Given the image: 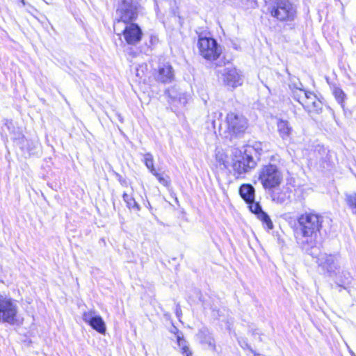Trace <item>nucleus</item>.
<instances>
[{"label": "nucleus", "instance_id": "obj_1", "mask_svg": "<svg viewBox=\"0 0 356 356\" xmlns=\"http://www.w3.org/2000/svg\"><path fill=\"white\" fill-rule=\"evenodd\" d=\"M323 217L316 213L306 212L298 218L295 236L298 243L303 248H313L321 243L320 232Z\"/></svg>", "mask_w": 356, "mask_h": 356}, {"label": "nucleus", "instance_id": "obj_2", "mask_svg": "<svg viewBox=\"0 0 356 356\" xmlns=\"http://www.w3.org/2000/svg\"><path fill=\"white\" fill-rule=\"evenodd\" d=\"M281 161L278 154L272 155L270 162L263 165L258 171V179L266 190H271L279 186L283 180V174L277 163Z\"/></svg>", "mask_w": 356, "mask_h": 356}, {"label": "nucleus", "instance_id": "obj_3", "mask_svg": "<svg viewBox=\"0 0 356 356\" xmlns=\"http://www.w3.org/2000/svg\"><path fill=\"white\" fill-rule=\"evenodd\" d=\"M301 83H291L289 88L292 90V95L295 100L298 102L308 113H318L322 108V103L313 93L302 89Z\"/></svg>", "mask_w": 356, "mask_h": 356}, {"label": "nucleus", "instance_id": "obj_4", "mask_svg": "<svg viewBox=\"0 0 356 356\" xmlns=\"http://www.w3.org/2000/svg\"><path fill=\"white\" fill-rule=\"evenodd\" d=\"M232 167L237 178L244 177L257 165V161L252 155L242 152L237 147L231 148Z\"/></svg>", "mask_w": 356, "mask_h": 356}, {"label": "nucleus", "instance_id": "obj_5", "mask_svg": "<svg viewBox=\"0 0 356 356\" xmlns=\"http://www.w3.org/2000/svg\"><path fill=\"white\" fill-rule=\"evenodd\" d=\"M0 323L10 325H20L23 323V318L19 314L17 301L2 295H0Z\"/></svg>", "mask_w": 356, "mask_h": 356}, {"label": "nucleus", "instance_id": "obj_6", "mask_svg": "<svg viewBox=\"0 0 356 356\" xmlns=\"http://www.w3.org/2000/svg\"><path fill=\"white\" fill-rule=\"evenodd\" d=\"M139 4L134 0H122L116 10L114 31H121L123 24L133 23L138 17Z\"/></svg>", "mask_w": 356, "mask_h": 356}, {"label": "nucleus", "instance_id": "obj_7", "mask_svg": "<svg viewBox=\"0 0 356 356\" xmlns=\"http://www.w3.org/2000/svg\"><path fill=\"white\" fill-rule=\"evenodd\" d=\"M268 10L272 17L280 22H293L298 14L296 5L289 0H274Z\"/></svg>", "mask_w": 356, "mask_h": 356}, {"label": "nucleus", "instance_id": "obj_8", "mask_svg": "<svg viewBox=\"0 0 356 356\" xmlns=\"http://www.w3.org/2000/svg\"><path fill=\"white\" fill-rule=\"evenodd\" d=\"M198 47L201 56L209 60L217 59L221 53L216 40L213 38H200Z\"/></svg>", "mask_w": 356, "mask_h": 356}, {"label": "nucleus", "instance_id": "obj_9", "mask_svg": "<svg viewBox=\"0 0 356 356\" xmlns=\"http://www.w3.org/2000/svg\"><path fill=\"white\" fill-rule=\"evenodd\" d=\"M115 32L118 35L122 34L127 43L132 45L138 43L143 35L140 28L134 23L123 24L121 31Z\"/></svg>", "mask_w": 356, "mask_h": 356}, {"label": "nucleus", "instance_id": "obj_10", "mask_svg": "<svg viewBox=\"0 0 356 356\" xmlns=\"http://www.w3.org/2000/svg\"><path fill=\"white\" fill-rule=\"evenodd\" d=\"M317 263L318 266L330 276L335 275L339 269L337 254H321L317 259Z\"/></svg>", "mask_w": 356, "mask_h": 356}, {"label": "nucleus", "instance_id": "obj_11", "mask_svg": "<svg viewBox=\"0 0 356 356\" xmlns=\"http://www.w3.org/2000/svg\"><path fill=\"white\" fill-rule=\"evenodd\" d=\"M226 122L229 131L235 135L243 133L248 127L247 120L243 115L232 112L227 114Z\"/></svg>", "mask_w": 356, "mask_h": 356}, {"label": "nucleus", "instance_id": "obj_12", "mask_svg": "<svg viewBox=\"0 0 356 356\" xmlns=\"http://www.w3.org/2000/svg\"><path fill=\"white\" fill-rule=\"evenodd\" d=\"M82 318L84 322L89 324L95 330L100 334H104L106 330V324L103 318L97 315V312L94 309H90L84 312L82 315Z\"/></svg>", "mask_w": 356, "mask_h": 356}, {"label": "nucleus", "instance_id": "obj_13", "mask_svg": "<svg viewBox=\"0 0 356 356\" xmlns=\"http://www.w3.org/2000/svg\"><path fill=\"white\" fill-rule=\"evenodd\" d=\"M154 79L162 83H170L175 79V72L169 63L160 64L153 73Z\"/></svg>", "mask_w": 356, "mask_h": 356}, {"label": "nucleus", "instance_id": "obj_14", "mask_svg": "<svg viewBox=\"0 0 356 356\" xmlns=\"http://www.w3.org/2000/svg\"><path fill=\"white\" fill-rule=\"evenodd\" d=\"M221 79L225 85L236 88L242 84V79L241 75L238 73L236 69L233 67H225L221 71Z\"/></svg>", "mask_w": 356, "mask_h": 356}, {"label": "nucleus", "instance_id": "obj_15", "mask_svg": "<svg viewBox=\"0 0 356 356\" xmlns=\"http://www.w3.org/2000/svg\"><path fill=\"white\" fill-rule=\"evenodd\" d=\"M197 339L202 345H205L208 348L214 350L216 349L215 341L212 334L207 328L200 330L197 334Z\"/></svg>", "mask_w": 356, "mask_h": 356}, {"label": "nucleus", "instance_id": "obj_16", "mask_svg": "<svg viewBox=\"0 0 356 356\" xmlns=\"http://www.w3.org/2000/svg\"><path fill=\"white\" fill-rule=\"evenodd\" d=\"M170 332L176 334L178 346L181 350L182 355L184 356H193V353L191 350L187 341L184 339L182 333L179 332L177 327L173 326Z\"/></svg>", "mask_w": 356, "mask_h": 356}, {"label": "nucleus", "instance_id": "obj_17", "mask_svg": "<svg viewBox=\"0 0 356 356\" xmlns=\"http://www.w3.org/2000/svg\"><path fill=\"white\" fill-rule=\"evenodd\" d=\"M239 194L246 203H250L254 200L255 190L251 184H244L239 188Z\"/></svg>", "mask_w": 356, "mask_h": 356}, {"label": "nucleus", "instance_id": "obj_18", "mask_svg": "<svg viewBox=\"0 0 356 356\" xmlns=\"http://www.w3.org/2000/svg\"><path fill=\"white\" fill-rule=\"evenodd\" d=\"M277 131L282 140H289L292 134V127L286 120H279L277 123Z\"/></svg>", "mask_w": 356, "mask_h": 356}, {"label": "nucleus", "instance_id": "obj_19", "mask_svg": "<svg viewBox=\"0 0 356 356\" xmlns=\"http://www.w3.org/2000/svg\"><path fill=\"white\" fill-rule=\"evenodd\" d=\"M264 145L260 142H255L252 145L248 146V147L244 150L246 153H248L250 155L253 156L257 159H260L261 155L264 153Z\"/></svg>", "mask_w": 356, "mask_h": 356}, {"label": "nucleus", "instance_id": "obj_20", "mask_svg": "<svg viewBox=\"0 0 356 356\" xmlns=\"http://www.w3.org/2000/svg\"><path fill=\"white\" fill-rule=\"evenodd\" d=\"M272 200L277 204H286L289 200V195L286 192L277 191L271 194Z\"/></svg>", "mask_w": 356, "mask_h": 356}, {"label": "nucleus", "instance_id": "obj_21", "mask_svg": "<svg viewBox=\"0 0 356 356\" xmlns=\"http://www.w3.org/2000/svg\"><path fill=\"white\" fill-rule=\"evenodd\" d=\"M122 198L129 209L136 211H140V206L131 195H128L127 193H124Z\"/></svg>", "mask_w": 356, "mask_h": 356}, {"label": "nucleus", "instance_id": "obj_22", "mask_svg": "<svg viewBox=\"0 0 356 356\" xmlns=\"http://www.w3.org/2000/svg\"><path fill=\"white\" fill-rule=\"evenodd\" d=\"M257 217L268 229H272L273 228V223L269 216L266 212L264 211L262 212H259V214L257 215Z\"/></svg>", "mask_w": 356, "mask_h": 356}, {"label": "nucleus", "instance_id": "obj_23", "mask_svg": "<svg viewBox=\"0 0 356 356\" xmlns=\"http://www.w3.org/2000/svg\"><path fill=\"white\" fill-rule=\"evenodd\" d=\"M346 204L353 209V213L356 214V193H347L345 198Z\"/></svg>", "mask_w": 356, "mask_h": 356}, {"label": "nucleus", "instance_id": "obj_24", "mask_svg": "<svg viewBox=\"0 0 356 356\" xmlns=\"http://www.w3.org/2000/svg\"><path fill=\"white\" fill-rule=\"evenodd\" d=\"M159 181V182L165 187H168L170 185V179L169 176L164 173H159L157 171L152 174Z\"/></svg>", "mask_w": 356, "mask_h": 356}, {"label": "nucleus", "instance_id": "obj_25", "mask_svg": "<svg viewBox=\"0 0 356 356\" xmlns=\"http://www.w3.org/2000/svg\"><path fill=\"white\" fill-rule=\"evenodd\" d=\"M144 162L152 174L156 171L154 165V158L152 154L147 153L144 154Z\"/></svg>", "mask_w": 356, "mask_h": 356}, {"label": "nucleus", "instance_id": "obj_26", "mask_svg": "<svg viewBox=\"0 0 356 356\" xmlns=\"http://www.w3.org/2000/svg\"><path fill=\"white\" fill-rule=\"evenodd\" d=\"M249 204L250 210L252 213L256 216L259 214V212H262V208L259 202H256L254 200L252 202L248 203Z\"/></svg>", "mask_w": 356, "mask_h": 356}, {"label": "nucleus", "instance_id": "obj_27", "mask_svg": "<svg viewBox=\"0 0 356 356\" xmlns=\"http://www.w3.org/2000/svg\"><path fill=\"white\" fill-rule=\"evenodd\" d=\"M334 96H335L336 99H337V101L339 102L343 101L345 94L342 91V90H341L340 88H337L334 90Z\"/></svg>", "mask_w": 356, "mask_h": 356}, {"label": "nucleus", "instance_id": "obj_28", "mask_svg": "<svg viewBox=\"0 0 356 356\" xmlns=\"http://www.w3.org/2000/svg\"><path fill=\"white\" fill-rule=\"evenodd\" d=\"M239 343L243 348H247L252 353H254V350L250 347V346H249L246 341H243V342L239 341Z\"/></svg>", "mask_w": 356, "mask_h": 356}, {"label": "nucleus", "instance_id": "obj_29", "mask_svg": "<svg viewBox=\"0 0 356 356\" xmlns=\"http://www.w3.org/2000/svg\"><path fill=\"white\" fill-rule=\"evenodd\" d=\"M216 157L220 163L223 164L225 167H227L228 162L222 159V155L219 156L218 154H217Z\"/></svg>", "mask_w": 356, "mask_h": 356}, {"label": "nucleus", "instance_id": "obj_30", "mask_svg": "<svg viewBox=\"0 0 356 356\" xmlns=\"http://www.w3.org/2000/svg\"><path fill=\"white\" fill-rule=\"evenodd\" d=\"M175 313L177 317H180L182 314L181 307L179 305L176 306Z\"/></svg>", "mask_w": 356, "mask_h": 356}, {"label": "nucleus", "instance_id": "obj_31", "mask_svg": "<svg viewBox=\"0 0 356 356\" xmlns=\"http://www.w3.org/2000/svg\"><path fill=\"white\" fill-rule=\"evenodd\" d=\"M120 183L122 185V186H127V181L123 179L121 176H119V179H118Z\"/></svg>", "mask_w": 356, "mask_h": 356}, {"label": "nucleus", "instance_id": "obj_32", "mask_svg": "<svg viewBox=\"0 0 356 356\" xmlns=\"http://www.w3.org/2000/svg\"><path fill=\"white\" fill-rule=\"evenodd\" d=\"M250 332H251L252 335H256V334H259L260 335V334L258 332V330L257 329H252V330H251Z\"/></svg>", "mask_w": 356, "mask_h": 356}, {"label": "nucleus", "instance_id": "obj_33", "mask_svg": "<svg viewBox=\"0 0 356 356\" xmlns=\"http://www.w3.org/2000/svg\"><path fill=\"white\" fill-rule=\"evenodd\" d=\"M144 204L146 207H148V208L151 207L150 203L148 200H146V202H145Z\"/></svg>", "mask_w": 356, "mask_h": 356}, {"label": "nucleus", "instance_id": "obj_34", "mask_svg": "<svg viewBox=\"0 0 356 356\" xmlns=\"http://www.w3.org/2000/svg\"><path fill=\"white\" fill-rule=\"evenodd\" d=\"M252 353L254 354V356H261V354L256 353L254 350V353Z\"/></svg>", "mask_w": 356, "mask_h": 356}, {"label": "nucleus", "instance_id": "obj_35", "mask_svg": "<svg viewBox=\"0 0 356 356\" xmlns=\"http://www.w3.org/2000/svg\"><path fill=\"white\" fill-rule=\"evenodd\" d=\"M215 115H218L219 117H221L222 113H215Z\"/></svg>", "mask_w": 356, "mask_h": 356}, {"label": "nucleus", "instance_id": "obj_36", "mask_svg": "<svg viewBox=\"0 0 356 356\" xmlns=\"http://www.w3.org/2000/svg\"><path fill=\"white\" fill-rule=\"evenodd\" d=\"M212 124H213V128H215V121L214 120H213Z\"/></svg>", "mask_w": 356, "mask_h": 356}, {"label": "nucleus", "instance_id": "obj_37", "mask_svg": "<svg viewBox=\"0 0 356 356\" xmlns=\"http://www.w3.org/2000/svg\"><path fill=\"white\" fill-rule=\"evenodd\" d=\"M259 340L260 341H262V338H261V336H259Z\"/></svg>", "mask_w": 356, "mask_h": 356}, {"label": "nucleus", "instance_id": "obj_38", "mask_svg": "<svg viewBox=\"0 0 356 356\" xmlns=\"http://www.w3.org/2000/svg\"><path fill=\"white\" fill-rule=\"evenodd\" d=\"M118 118H119L120 120L122 121L121 116L118 115Z\"/></svg>", "mask_w": 356, "mask_h": 356}, {"label": "nucleus", "instance_id": "obj_39", "mask_svg": "<svg viewBox=\"0 0 356 356\" xmlns=\"http://www.w3.org/2000/svg\"><path fill=\"white\" fill-rule=\"evenodd\" d=\"M233 1H234V3H237V2H236V1H235V0H233Z\"/></svg>", "mask_w": 356, "mask_h": 356}]
</instances>
